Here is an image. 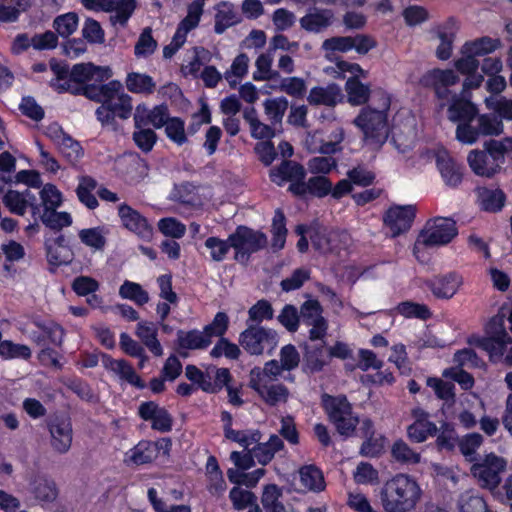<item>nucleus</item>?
Returning a JSON list of instances; mask_svg holds the SVG:
<instances>
[{
    "mask_svg": "<svg viewBox=\"0 0 512 512\" xmlns=\"http://www.w3.org/2000/svg\"><path fill=\"white\" fill-rule=\"evenodd\" d=\"M379 96L378 104L374 102L362 108L353 123L363 133V140L372 149H379L389 136L388 111L390 98L382 91L376 93Z\"/></svg>",
    "mask_w": 512,
    "mask_h": 512,
    "instance_id": "1",
    "label": "nucleus"
},
{
    "mask_svg": "<svg viewBox=\"0 0 512 512\" xmlns=\"http://www.w3.org/2000/svg\"><path fill=\"white\" fill-rule=\"evenodd\" d=\"M421 493L415 479L406 474H397L383 485L381 503L386 512H410L416 507Z\"/></svg>",
    "mask_w": 512,
    "mask_h": 512,
    "instance_id": "2",
    "label": "nucleus"
},
{
    "mask_svg": "<svg viewBox=\"0 0 512 512\" xmlns=\"http://www.w3.org/2000/svg\"><path fill=\"white\" fill-rule=\"evenodd\" d=\"M310 168L315 175L306 183L303 181L305 176L303 166L294 161L284 160L279 167L270 171V178L278 186L290 182L289 191L295 195L310 194L320 197V157H315L310 161Z\"/></svg>",
    "mask_w": 512,
    "mask_h": 512,
    "instance_id": "3",
    "label": "nucleus"
},
{
    "mask_svg": "<svg viewBox=\"0 0 512 512\" xmlns=\"http://www.w3.org/2000/svg\"><path fill=\"white\" fill-rule=\"evenodd\" d=\"M108 72V69L96 67L92 63L76 64L69 72L67 65L51 59V76L45 80L58 93L70 92L73 94L75 89L78 88L75 84L85 83L92 80L95 76L101 79L108 78Z\"/></svg>",
    "mask_w": 512,
    "mask_h": 512,
    "instance_id": "4",
    "label": "nucleus"
},
{
    "mask_svg": "<svg viewBox=\"0 0 512 512\" xmlns=\"http://www.w3.org/2000/svg\"><path fill=\"white\" fill-rule=\"evenodd\" d=\"M509 146L502 140H488L483 143L482 150L469 152L467 161L472 171L482 177H492L498 173L505 162V154Z\"/></svg>",
    "mask_w": 512,
    "mask_h": 512,
    "instance_id": "5",
    "label": "nucleus"
},
{
    "mask_svg": "<svg viewBox=\"0 0 512 512\" xmlns=\"http://www.w3.org/2000/svg\"><path fill=\"white\" fill-rule=\"evenodd\" d=\"M322 404L329 421L340 435L351 437L355 434L356 427L358 424H361V421L353 413L352 405L345 395L333 397L328 394H322Z\"/></svg>",
    "mask_w": 512,
    "mask_h": 512,
    "instance_id": "6",
    "label": "nucleus"
},
{
    "mask_svg": "<svg viewBox=\"0 0 512 512\" xmlns=\"http://www.w3.org/2000/svg\"><path fill=\"white\" fill-rule=\"evenodd\" d=\"M457 235L456 223L452 218L437 217L428 221L425 229L419 234L414 244V254L428 247L440 246L449 243Z\"/></svg>",
    "mask_w": 512,
    "mask_h": 512,
    "instance_id": "7",
    "label": "nucleus"
},
{
    "mask_svg": "<svg viewBox=\"0 0 512 512\" xmlns=\"http://www.w3.org/2000/svg\"><path fill=\"white\" fill-rule=\"evenodd\" d=\"M228 241L235 250L234 259L239 263H247L251 254L258 252L267 245V237L264 233L246 226H238L228 236Z\"/></svg>",
    "mask_w": 512,
    "mask_h": 512,
    "instance_id": "8",
    "label": "nucleus"
},
{
    "mask_svg": "<svg viewBox=\"0 0 512 512\" xmlns=\"http://www.w3.org/2000/svg\"><path fill=\"white\" fill-rule=\"evenodd\" d=\"M459 81V76L450 69H433L426 72L420 79L423 87L432 88L436 97L442 101L440 107H444L447 103H453V97H460L452 93L450 86L455 85Z\"/></svg>",
    "mask_w": 512,
    "mask_h": 512,
    "instance_id": "9",
    "label": "nucleus"
},
{
    "mask_svg": "<svg viewBox=\"0 0 512 512\" xmlns=\"http://www.w3.org/2000/svg\"><path fill=\"white\" fill-rule=\"evenodd\" d=\"M506 467L507 461L504 458L490 453L481 462L472 465L471 473L481 487L493 490L501 483Z\"/></svg>",
    "mask_w": 512,
    "mask_h": 512,
    "instance_id": "10",
    "label": "nucleus"
},
{
    "mask_svg": "<svg viewBox=\"0 0 512 512\" xmlns=\"http://www.w3.org/2000/svg\"><path fill=\"white\" fill-rule=\"evenodd\" d=\"M82 5L91 11L114 12L110 16L112 25L125 26L136 8L135 0H81Z\"/></svg>",
    "mask_w": 512,
    "mask_h": 512,
    "instance_id": "11",
    "label": "nucleus"
},
{
    "mask_svg": "<svg viewBox=\"0 0 512 512\" xmlns=\"http://www.w3.org/2000/svg\"><path fill=\"white\" fill-rule=\"evenodd\" d=\"M47 427L52 449L59 454L67 453L73 440L71 419L66 415H54L47 421Z\"/></svg>",
    "mask_w": 512,
    "mask_h": 512,
    "instance_id": "12",
    "label": "nucleus"
},
{
    "mask_svg": "<svg viewBox=\"0 0 512 512\" xmlns=\"http://www.w3.org/2000/svg\"><path fill=\"white\" fill-rule=\"evenodd\" d=\"M241 346L252 355L263 353L265 346L276 344V332L258 325H250L239 337Z\"/></svg>",
    "mask_w": 512,
    "mask_h": 512,
    "instance_id": "13",
    "label": "nucleus"
},
{
    "mask_svg": "<svg viewBox=\"0 0 512 512\" xmlns=\"http://www.w3.org/2000/svg\"><path fill=\"white\" fill-rule=\"evenodd\" d=\"M493 323L497 324V328L492 331L493 336L478 338L472 343L486 351L491 359L496 361L504 355L507 345L512 343V338L503 327L501 319L493 320Z\"/></svg>",
    "mask_w": 512,
    "mask_h": 512,
    "instance_id": "14",
    "label": "nucleus"
},
{
    "mask_svg": "<svg viewBox=\"0 0 512 512\" xmlns=\"http://www.w3.org/2000/svg\"><path fill=\"white\" fill-rule=\"evenodd\" d=\"M359 431L360 436L364 438L359 454L368 458L380 456L384 452L385 437L376 435L373 421L369 418L362 419Z\"/></svg>",
    "mask_w": 512,
    "mask_h": 512,
    "instance_id": "15",
    "label": "nucleus"
},
{
    "mask_svg": "<svg viewBox=\"0 0 512 512\" xmlns=\"http://www.w3.org/2000/svg\"><path fill=\"white\" fill-rule=\"evenodd\" d=\"M413 423L407 427L408 438L415 443L426 441L429 436L436 435L438 428L429 420V413L422 408H414L411 411Z\"/></svg>",
    "mask_w": 512,
    "mask_h": 512,
    "instance_id": "16",
    "label": "nucleus"
},
{
    "mask_svg": "<svg viewBox=\"0 0 512 512\" xmlns=\"http://www.w3.org/2000/svg\"><path fill=\"white\" fill-rule=\"evenodd\" d=\"M415 217V208L412 205L398 206L387 211L384 222L392 237L410 229Z\"/></svg>",
    "mask_w": 512,
    "mask_h": 512,
    "instance_id": "17",
    "label": "nucleus"
},
{
    "mask_svg": "<svg viewBox=\"0 0 512 512\" xmlns=\"http://www.w3.org/2000/svg\"><path fill=\"white\" fill-rule=\"evenodd\" d=\"M249 386L270 406L286 403L289 397V390L286 386L272 384L271 380L250 379Z\"/></svg>",
    "mask_w": 512,
    "mask_h": 512,
    "instance_id": "18",
    "label": "nucleus"
},
{
    "mask_svg": "<svg viewBox=\"0 0 512 512\" xmlns=\"http://www.w3.org/2000/svg\"><path fill=\"white\" fill-rule=\"evenodd\" d=\"M140 417L152 422V428L161 432L172 429V417L168 411L153 401L143 402L138 409Z\"/></svg>",
    "mask_w": 512,
    "mask_h": 512,
    "instance_id": "19",
    "label": "nucleus"
},
{
    "mask_svg": "<svg viewBox=\"0 0 512 512\" xmlns=\"http://www.w3.org/2000/svg\"><path fill=\"white\" fill-rule=\"evenodd\" d=\"M118 214L125 228L136 233L142 238L151 236L152 229L145 217L132 207L123 204L119 206Z\"/></svg>",
    "mask_w": 512,
    "mask_h": 512,
    "instance_id": "20",
    "label": "nucleus"
},
{
    "mask_svg": "<svg viewBox=\"0 0 512 512\" xmlns=\"http://www.w3.org/2000/svg\"><path fill=\"white\" fill-rule=\"evenodd\" d=\"M462 284L463 277L456 272H450L430 282L429 288L437 298L450 299L457 293Z\"/></svg>",
    "mask_w": 512,
    "mask_h": 512,
    "instance_id": "21",
    "label": "nucleus"
},
{
    "mask_svg": "<svg viewBox=\"0 0 512 512\" xmlns=\"http://www.w3.org/2000/svg\"><path fill=\"white\" fill-rule=\"evenodd\" d=\"M300 321L312 326L309 329V338L311 341L320 339V304L317 300H308L300 307Z\"/></svg>",
    "mask_w": 512,
    "mask_h": 512,
    "instance_id": "22",
    "label": "nucleus"
},
{
    "mask_svg": "<svg viewBox=\"0 0 512 512\" xmlns=\"http://www.w3.org/2000/svg\"><path fill=\"white\" fill-rule=\"evenodd\" d=\"M135 334L154 356L163 355V348L157 338V327L153 322H138Z\"/></svg>",
    "mask_w": 512,
    "mask_h": 512,
    "instance_id": "23",
    "label": "nucleus"
},
{
    "mask_svg": "<svg viewBox=\"0 0 512 512\" xmlns=\"http://www.w3.org/2000/svg\"><path fill=\"white\" fill-rule=\"evenodd\" d=\"M436 162L439 172L448 186L455 187L462 181L461 166L456 164L446 152L439 153Z\"/></svg>",
    "mask_w": 512,
    "mask_h": 512,
    "instance_id": "24",
    "label": "nucleus"
},
{
    "mask_svg": "<svg viewBox=\"0 0 512 512\" xmlns=\"http://www.w3.org/2000/svg\"><path fill=\"white\" fill-rule=\"evenodd\" d=\"M118 89H122L121 82L113 80L107 84L87 85L85 87L76 88L73 94H83L92 101L105 104L107 98L111 96V93L117 92Z\"/></svg>",
    "mask_w": 512,
    "mask_h": 512,
    "instance_id": "25",
    "label": "nucleus"
},
{
    "mask_svg": "<svg viewBox=\"0 0 512 512\" xmlns=\"http://www.w3.org/2000/svg\"><path fill=\"white\" fill-rule=\"evenodd\" d=\"M105 367L117 374L121 379L125 380L129 384L139 389L145 388V383L143 380L136 374L134 368L126 360L108 358L105 361Z\"/></svg>",
    "mask_w": 512,
    "mask_h": 512,
    "instance_id": "26",
    "label": "nucleus"
},
{
    "mask_svg": "<svg viewBox=\"0 0 512 512\" xmlns=\"http://www.w3.org/2000/svg\"><path fill=\"white\" fill-rule=\"evenodd\" d=\"M478 201L481 208L487 212L500 211L505 203V194L498 188L481 187L477 190Z\"/></svg>",
    "mask_w": 512,
    "mask_h": 512,
    "instance_id": "27",
    "label": "nucleus"
},
{
    "mask_svg": "<svg viewBox=\"0 0 512 512\" xmlns=\"http://www.w3.org/2000/svg\"><path fill=\"white\" fill-rule=\"evenodd\" d=\"M31 492L41 502L50 503L58 497V488L54 480L46 476H36L31 483Z\"/></svg>",
    "mask_w": 512,
    "mask_h": 512,
    "instance_id": "28",
    "label": "nucleus"
},
{
    "mask_svg": "<svg viewBox=\"0 0 512 512\" xmlns=\"http://www.w3.org/2000/svg\"><path fill=\"white\" fill-rule=\"evenodd\" d=\"M478 114L477 107L469 100L453 97V103L448 107V119L452 122L463 123Z\"/></svg>",
    "mask_w": 512,
    "mask_h": 512,
    "instance_id": "29",
    "label": "nucleus"
},
{
    "mask_svg": "<svg viewBox=\"0 0 512 512\" xmlns=\"http://www.w3.org/2000/svg\"><path fill=\"white\" fill-rule=\"evenodd\" d=\"M239 21V16L233 5L228 2H222L217 6L214 31L216 34H222L226 29L237 24Z\"/></svg>",
    "mask_w": 512,
    "mask_h": 512,
    "instance_id": "30",
    "label": "nucleus"
},
{
    "mask_svg": "<svg viewBox=\"0 0 512 512\" xmlns=\"http://www.w3.org/2000/svg\"><path fill=\"white\" fill-rule=\"evenodd\" d=\"M105 104L121 119H128L131 116L132 98L123 91V88L111 93Z\"/></svg>",
    "mask_w": 512,
    "mask_h": 512,
    "instance_id": "31",
    "label": "nucleus"
},
{
    "mask_svg": "<svg viewBox=\"0 0 512 512\" xmlns=\"http://www.w3.org/2000/svg\"><path fill=\"white\" fill-rule=\"evenodd\" d=\"M177 340L180 348L183 349H204L210 345L211 340L205 331L191 330L177 332Z\"/></svg>",
    "mask_w": 512,
    "mask_h": 512,
    "instance_id": "32",
    "label": "nucleus"
},
{
    "mask_svg": "<svg viewBox=\"0 0 512 512\" xmlns=\"http://www.w3.org/2000/svg\"><path fill=\"white\" fill-rule=\"evenodd\" d=\"M348 102L353 106H360L369 100L370 86L359 81L357 77H351L346 82Z\"/></svg>",
    "mask_w": 512,
    "mask_h": 512,
    "instance_id": "33",
    "label": "nucleus"
},
{
    "mask_svg": "<svg viewBox=\"0 0 512 512\" xmlns=\"http://www.w3.org/2000/svg\"><path fill=\"white\" fill-rule=\"evenodd\" d=\"M128 461L135 465H143L157 458V447L153 442L142 441L127 453Z\"/></svg>",
    "mask_w": 512,
    "mask_h": 512,
    "instance_id": "34",
    "label": "nucleus"
},
{
    "mask_svg": "<svg viewBox=\"0 0 512 512\" xmlns=\"http://www.w3.org/2000/svg\"><path fill=\"white\" fill-rule=\"evenodd\" d=\"M283 448V441L277 435H271L266 443H259L252 449L255 459L262 465L269 463L275 453Z\"/></svg>",
    "mask_w": 512,
    "mask_h": 512,
    "instance_id": "35",
    "label": "nucleus"
},
{
    "mask_svg": "<svg viewBox=\"0 0 512 512\" xmlns=\"http://www.w3.org/2000/svg\"><path fill=\"white\" fill-rule=\"evenodd\" d=\"M125 83L130 92L137 94H151L156 87L152 77L137 72L129 73Z\"/></svg>",
    "mask_w": 512,
    "mask_h": 512,
    "instance_id": "36",
    "label": "nucleus"
},
{
    "mask_svg": "<svg viewBox=\"0 0 512 512\" xmlns=\"http://www.w3.org/2000/svg\"><path fill=\"white\" fill-rule=\"evenodd\" d=\"M273 55L267 50L258 56L255 62L256 71L253 73V79L256 81H269L279 77L278 71L272 70Z\"/></svg>",
    "mask_w": 512,
    "mask_h": 512,
    "instance_id": "37",
    "label": "nucleus"
},
{
    "mask_svg": "<svg viewBox=\"0 0 512 512\" xmlns=\"http://www.w3.org/2000/svg\"><path fill=\"white\" fill-rule=\"evenodd\" d=\"M97 187V181L90 176H83L80 178L79 185L76 189V194L81 203L89 209H95L98 206V201L92 192Z\"/></svg>",
    "mask_w": 512,
    "mask_h": 512,
    "instance_id": "38",
    "label": "nucleus"
},
{
    "mask_svg": "<svg viewBox=\"0 0 512 512\" xmlns=\"http://www.w3.org/2000/svg\"><path fill=\"white\" fill-rule=\"evenodd\" d=\"M478 114L463 123H459L456 128V139L464 144H473L480 137L481 132L478 129Z\"/></svg>",
    "mask_w": 512,
    "mask_h": 512,
    "instance_id": "39",
    "label": "nucleus"
},
{
    "mask_svg": "<svg viewBox=\"0 0 512 512\" xmlns=\"http://www.w3.org/2000/svg\"><path fill=\"white\" fill-rule=\"evenodd\" d=\"M484 438L480 433H469L458 440V447L462 455L469 462H474L477 449L483 444Z\"/></svg>",
    "mask_w": 512,
    "mask_h": 512,
    "instance_id": "40",
    "label": "nucleus"
},
{
    "mask_svg": "<svg viewBox=\"0 0 512 512\" xmlns=\"http://www.w3.org/2000/svg\"><path fill=\"white\" fill-rule=\"evenodd\" d=\"M56 209H43V212L39 214L42 223L54 230L70 226L72 223L70 214L67 212H57Z\"/></svg>",
    "mask_w": 512,
    "mask_h": 512,
    "instance_id": "41",
    "label": "nucleus"
},
{
    "mask_svg": "<svg viewBox=\"0 0 512 512\" xmlns=\"http://www.w3.org/2000/svg\"><path fill=\"white\" fill-rule=\"evenodd\" d=\"M391 454L395 461L403 464H417L421 460L420 453L415 452L402 439L393 443Z\"/></svg>",
    "mask_w": 512,
    "mask_h": 512,
    "instance_id": "42",
    "label": "nucleus"
},
{
    "mask_svg": "<svg viewBox=\"0 0 512 512\" xmlns=\"http://www.w3.org/2000/svg\"><path fill=\"white\" fill-rule=\"evenodd\" d=\"M499 43L497 39L482 37L472 42H466L461 48V53H472L476 57L483 56L496 50Z\"/></svg>",
    "mask_w": 512,
    "mask_h": 512,
    "instance_id": "43",
    "label": "nucleus"
},
{
    "mask_svg": "<svg viewBox=\"0 0 512 512\" xmlns=\"http://www.w3.org/2000/svg\"><path fill=\"white\" fill-rule=\"evenodd\" d=\"M478 129L481 132V137L486 136H499L504 131L502 120L492 114L478 115Z\"/></svg>",
    "mask_w": 512,
    "mask_h": 512,
    "instance_id": "44",
    "label": "nucleus"
},
{
    "mask_svg": "<svg viewBox=\"0 0 512 512\" xmlns=\"http://www.w3.org/2000/svg\"><path fill=\"white\" fill-rule=\"evenodd\" d=\"M119 295L142 306L149 301L148 293L138 283L125 280L119 288Z\"/></svg>",
    "mask_w": 512,
    "mask_h": 512,
    "instance_id": "45",
    "label": "nucleus"
},
{
    "mask_svg": "<svg viewBox=\"0 0 512 512\" xmlns=\"http://www.w3.org/2000/svg\"><path fill=\"white\" fill-rule=\"evenodd\" d=\"M78 22V15L74 12H68L54 19L53 28L57 32V35L67 38L77 30Z\"/></svg>",
    "mask_w": 512,
    "mask_h": 512,
    "instance_id": "46",
    "label": "nucleus"
},
{
    "mask_svg": "<svg viewBox=\"0 0 512 512\" xmlns=\"http://www.w3.org/2000/svg\"><path fill=\"white\" fill-rule=\"evenodd\" d=\"M300 491H316L320 480V470L315 465H305L299 469Z\"/></svg>",
    "mask_w": 512,
    "mask_h": 512,
    "instance_id": "47",
    "label": "nucleus"
},
{
    "mask_svg": "<svg viewBox=\"0 0 512 512\" xmlns=\"http://www.w3.org/2000/svg\"><path fill=\"white\" fill-rule=\"evenodd\" d=\"M281 490L274 484L265 486L261 503L266 512H284L285 508L279 501Z\"/></svg>",
    "mask_w": 512,
    "mask_h": 512,
    "instance_id": "48",
    "label": "nucleus"
},
{
    "mask_svg": "<svg viewBox=\"0 0 512 512\" xmlns=\"http://www.w3.org/2000/svg\"><path fill=\"white\" fill-rule=\"evenodd\" d=\"M427 386L431 387L438 399L447 403L455 402V385L452 382L443 381L440 378L429 377L427 378Z\"/></svg>",
    "mask_w": 512,
    "mask_h": 512,
    "instance_id": "49",
    "label": "nucleus"
},
{
    "mask_svg": "<svg viewBox=\"0 0 512 512\" xmlns=\"http://www.w3.org/2000/svg\"><path fill=\"white\" fill-rule=\"evenodd\" d=\"M204 246L209 251L210 258L214 262H222L226 258L230 248H232L228 239L222 240L214 236L207 238Z\"/></svg>",
    "mask_w": 512,
    "mask_h": 512,
    "instance_id": "50",
    "label": "nucleus"
},
{
    "mask_svg": "<svg viewBox=\"0 0 512 512\" xmlns=\"http://www.w3.org/2000/svg\"><path fill=\"white\" fill-rule=\"evenodd\" d=\"M263 105L268 118L273 123H281L289 103L285 97H277L265 100Z\"/></svg>",
    "mask_w": 512,
    "mask_h": 512,
    "instance_id": "51",
    "label": "nucleus"
},
{
    "mask_svg": "<svg viewBox=\"0 0 512 512\" xmlns=\"http://www.w3.org/2000/svg\"><path fill=\"white\" fill-rule=\"evenodd\" d=\"M48 262L55 266L68 265L74 254L68 246H46Z\"/></svg>",
    "mask_w": 512,
    "mask_h": 512,
    "instance_id": "52",
    "label": "nucleus"
},
{
    "mask_svg": "<svg viewBox=\"0 0 512 512\" xmlns=\"http://www.w3.org/2000/svg\"><path fill=\"white\" fill-rule=\"evenodd\" d=\"M157 48V42L152 37V30L146 27L140 34L135 44L134 52L137 57H147L151 55Z\"/></svg>",
    "mask_w": 512,
    "mask_h": 512,
    "instance_id": "53",
    "label": "nucleus"
},
{
    "mask_svg": "<svg viewBox=\"0 0 512 512\" xmlns=\"http://www.w3.org/2000/svg\"><path fill=\"white\" fill-rule=\"evenodd\" d=\"M83 38L91 44H102L105 41V33L100 23L92 18H87L82 27Z\"/></svg>",
    "mask_w": 512,
    "mask_h": 512,
    "instance_id": "54",
    "label": "nucleus"
},
{
    "mask_svg": "<svg viewBox=\"0 0 512 512\" xmlns=\"http://www.w3.org/2000/svg\"><path fill=\"white\" fill-rule=\"evenodd\" d=\"M278 322L289 332H296L299 328L300 316L294 305L286 304L277 316Z\"/></svg>",
    "mask_w": 512,
    "mask_h": 512,
    "instance_id": "55",
    "label": "nucleus"
},
{
    "mask_svg": "<svg viewBox=\"0 0 512 512\" xmlns=\"http://www.w3.org/2000/svg\"><path fill=\"white\" fill-rule=\"evenodd\" d=\"M229 498L237 510H242L248 507H253L256 504V496L248 491L244 490L240 487H234L231 489L229 493Z\"/></svg>",
    "mask_w": 512,
    "mask_h": 512,
    "instance_id": "56",
    "label": "nucleus"
},
{
    "mask_svg": "<svg viewBox=\"0 0 512 512\" xmlns=\"http://www.w3.org/2000/svg\"><path fill=\"white\" fill-rule=\"evenodd\" d=\"M485 105L488 109L495 111L499 118L512 120V100L505 97L496 98L493 96L485 98Z\"/></svg>",
    "mask_w": 512,
    "mask_h": 512,
    "instance_id": "57",
    "label": "nucleus"
},
{
    "mask_svg": "<svg viewBox=\"0 0 512 512\" xmlns=\"http://www.w3.org/2000/svg\"><path fill=\"white\" fill-rule=\"evenodd\" d=\"M3 202L12 213L22 216L26 212L29 200L24 194L15 190H9L4 195Z\"/></svg>",
    "mask_w": 512,
    "mask_h": 512,
    "instance_id": "58",
    "label": "nucleus"
},
{
    "mask_svg": "<svg viewBox=\"0 0 512 512\" xmlns=\"http://www.w3.org/2000/svg\"><path fill=\"white\" fill-rule=\"evenodd\" d=\"M132 138L136 146L143 152L147 153L154 147L157 135L153 129L141 128L134 130Z\"/></svg>",
    "mask_w": 512,
    "mask_h": 512,
    "instance_id": "59",
    "label": "nucleus"
},
{
    "mask_svg": "<svg viewBox=\"0 0 512 512\" xmlns=\"http://www.w3.org/2000/svg\"><path fill=\"white\" fill-rule=\"evenodd\" d=\"M60 153L71 163L75 164L83 155V150L79 142L72 139L69 135L64 138L57 146Z\"/></svg>",
    "mask_w": 512,
    "mask_h": 512,
    "instance_id": "60",
    "label": "nucleus"
},
{
    "mask_svg": "<svg viewBox=\"0 0 512 512\" xmlns=\"http://www.w3.org/2000/svg\"><path fill=\"white\" fill-rule=\"evenodd\" d=\"M310 273L307 269L297 268L289 277L283 279L280 283L281 289L284 292L297 290L309 279Z\"/></svg>",
    "mask_w": 512,
    "mask_h": 512,
    "instance_id": "61",
    "label": "nucleus"
},
{
    "mask_svg": "<svg viewBox=\"0 0 512 512\" xmlns=\"http://www.w3.org/2000/svg\"><path fill=\"white\" fill-rule=\"evenodd\" d=\"M164 126L167 137L177 145H182L187 141L184 122L180 118H169Z\"/></svg>",
    "mask_w": 512,
    "mask_h": 512,
    "instance_id": "62",
    "label": "nucleus"
},
{
    "mask_svg": "<svg viewBox=\"0 0 512 512\" xmlns=\"http://www.w3.org/2000/svg\"><path fill=\"white\" fill-rule=\"evenodd\" d=\"M0 355L4 358H24L31 356V350L28 346L15 344L12 341H2L0 344Z\"/></svg>",
    "mask_w": 512,
    "mask_h": 512,
    "instance_id": "63",
    "label": "nucleus"
},
{
    "mask_svg": "<svg viewBox=\"0 0 512 512\" xmlns=\"http://www.w3.org/2000/svg\"><path fill=\"white\" fill-rule=\"evenodd\" d=\"M248 315L249 320L260 323L263 320H271L274 316V310L267 300L261 299L249 309Z\"/></svg>",
    "mask_w": 512,
    "mask_h": 512,
    "instance_id": "64",
    "label": "nucleus"
}]
</instances>
